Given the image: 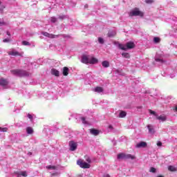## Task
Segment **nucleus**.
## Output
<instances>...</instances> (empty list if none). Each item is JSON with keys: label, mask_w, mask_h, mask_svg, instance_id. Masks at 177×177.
<instances>
[{"label": "nucleus", "mask_w": 177, "mask_h": 177, "mask_svg": "<svg viewBox=\"0 0 177 177\" xmlns=\"http://www.w3.org/2000/svg\"><path fill=\"white\" fill-rule=\"evenodd\" d=\"M118 46L119 49H121L122 50H127V46L123 44L118 43Z\"/></svg>", "instance_id": "nucleus-23"}, {"label": "nucleus", "mask_w": 177, "mask_h": 177, "mask_svg": "<svg viewBox=\"0 0 177 177\" xmlns=\"http://www.w3.org/2000/svg\"><path fill=\"white\" fill-rule=\"evenodd\" d=\"M10 73L12 75H15V77H30L31 75V73L29 72L21 69L11 70Z\"/></svg>", "instance_id": "nucleus-1"}, {"label": "nucleus", "mask_w": 177, "mask_h": 177, "mask_svg": "<svg viewBox=\"0 0 177 177\" xmlns=\"http://www.w3.org/2000/svg\"><path fill=\"white\" fill-rule=\"evenodd\" d=\"M77 164L80 167V168H84V169L91 168V165L82 160H77Z\"/></svg>", "instance_id": "nucleus-4"}, {"label": "nucleus", "mask_w": 177, "mask_h": 177, "mask_svg": "<svg viewBox=\"0 0 177 177\" xmlns=\"http://www.w3.org/2000/svg\"><path fill=\"white\" fill-rule=\"evenodd\" d=\"M147 128L149 129V133H151L153 135L155 132L154 131V127H153V125H151V124H148Z\"/></svg>", "instance_id": "nucleus-15"}, {"label": "nucleus", "mask_w": 177, "mask_h": 177, "mask_svg": "<svg viewBox=\"0 0 177 177\" xmlns=\"http://www.w3.org/2000/svg\"><path fill=\"white\" fill-rule=\"evenodd\" d=\"M116 35H117V32H115V30H110L108 32V37L109 38H113V37H115Z\"/></svg>", "instance_id": "nucleus-14"}, {"label": "nucleus", "mask_w": 177, "mask_h": 177, "mask_svg": "<svg viewBox=\"0 0 177 177\" xmlns=\"http://www.w3.org/2000/svg\"><path fill=\"white\" fill-rule=\"evenodd\" d=\"M168 169L169 171H171L172 172L176 171V168L174 166H169Z\"/></svg>", "instance_id": "nucleus-27"}, {"label": "nucleus", "mask_w": 177, "mask_h": 177, "mask_svg": "<svg viewBox=\"0 0 177 177\" xmlns=\"http://www.w3.org/2000/svg\"><path fill=\"white\" fill-rule=\"evenodd\" d=\"M8 55L10 56H21V54L20 53L17 52L15 49H12L8 52Z\"/></svg>", "instance_id": "nucleus-8"}, {"label": "nucleus", "mask_w": 177, "mask_h": 177, "mask_svg": "<svg viewBox=\"0 0 177 177\" xmlns=\"http://www.w3.org/2000/svg\"><path fill=\"white\" fill-rule=\"evenodd\" d=\"M0 5H1V1H0Z\"/></svg>", "instance_id": "nucleus-50"}, {"label": "nucleus", "mask_w": 177, "mask_h": 177, "mask_svg": "<svg viewBox=\"0 0 177 177\" xmlns=\"http://www.w3.org/2000/svg\"><path fill=\"white\" fill-rule=\"evenodd\" d=\"M42 35H44V37H47L48 38H59V37H66V35H53V34H50L48 32H43Z\"/></svg>", "instance_id": "nucleus-5"}, {"label": "nucleus", "mask_w": 177, "mask_h": 177, "mask_svg": "<svg viewBox=\"0 0 177 177\" xmlns=\"http://www.w3.org/2000/svg\"><path fill=\"white\" fill-rule=\"evenodd\" d=\"M22 45H24L25 46H30V45H31V44H30V42H28L27 41H23Z\"/></svg>", "instance_id": "nucleus-28"}, {"label": "nucleus", "mask_w": 177, "mask_h": 177, "mask_svg": "<svg viewBox=\"0 0 177 177\" xmlns=\"http://www.w3.org/2000/svg\"><path fill=\"white\" fill-rule=\"evenodd\" d=\"M89 60H90V58H89V55H82V63H84V64H88V63H89Z\"/></svg>", "instance_id": "nucleus-9"}, {"label": "nucleus", "mask_w": 177, "mask_h": 177, "mask_svg": "<svg viewBox=\"0 0 177 177\" xmlns=\"http://www.w3.org/2000/svg\"><path fill=\"white\" fill-rule=\"evenodd\" d=\"M85 158H86V161H87V162L91 163V158H89V156H86Z\"/></svg>", "instance_id": "nucleus-38"}, {"label": "nucleus", "mask_w": 177, "mask_h": 177, "mask_svg": "<svg viewBox=\"0 0 177 177\" xmlns=\"http://www.w3.org/2000/svg\"><path fill=\"white\" fill-rule=\"evenodd\" d=\"M7 131H8V128H6V127H4V128L0 127V132H6Z\"/></svg>", "instance_id": "nucleus-35"}, {"label": "nucleus", "mask_w": 177, "mask_h": 177, "mask_svg": "<svg viewBox=\"0 0 177 177\" xmlns=\"http://www.w3.org/2000/svg\"><path fill=\"white\" fill-rule=\"evenodd\" d=\"M28 118H29V120H30V121H32V115L28 113Z\"/></svg>", "instance_id": "nucleus-42"}, {"label": "nucleus", "mask_w": 177, "mask_h": 177, "mask_svg": "<svg viewBox=\"0 0 177 177\" xmlns=\"http://www.w3.org/2000/svg\"><path fill=\"white\" fill-rule=\"evenodd\" d=\"M129 16L131 17H133L136 16H140V17H143L144 14L142 11L139 10V8H134L129 12Z\"/></svg>", "instance_id": "nucleus-2"}, {"label": "nucleus", "mask_w": 177, "mask_h": 177, "mask_svg": "<svg viewBox=\"0 0 177 177\" xmlns=\"http://www.w3.org/2000/svg\"><path fill=\"white\" fill-rule=\"evenodd\" d=\"M0 26H6V22L0 20Z\"/></svg>", "instance_id": "nucleus-41"}, {"label": "nucleus", "mask_w": 177, "mask_h": 177, "mask_svg": "<svg viewBox=\"0 0 177 177\" xmlns=\"http://www.w3.org/2000/svg\"><path fill=\"white\" fill-rule=\"evenodd\" d=\"M58 19H59L60 20H64V19H67V16L60 15L59 17H58Z\"/></svg>", "instance_id": "nucleus-34"}, {"label": "nucleus", "mask_w": 177, "mask_h": 177, "mask_svg": "<svg viewBox=\"0 0 177 177\" xmlns=\"http://www.w3.org/2000/svg\"><path fill=\"white\" fill-rule=\"evenodd\" d=\"M155 60L156 62H158V63H161L162 64L163 63L165 62V60H164V58L162 57V55L157 53L156 57H155Z\"/></svg>", "instance_id": "nucleus-7"}, {"label": "nucleus", "mask_w": 177, "mask_h": 177, "mask_svg": "<svg viewBox=\"0 0 177 177\" xmlns=\"http://www.w3.org/2000/svg\"><path fill=\"white\" fill-rule=\"evenodd\" d=\"M78 146V144L74 141L69 142V147L71 151H75L77 150V147Z\"/></svg>", "instance_id": "nucleus-6"}, {"label": "nucleus", "mask_w": 177, "mask_h": 177, "mask_svg": "<svg viewBox=\"0 0 177 177\" xmlns=\"http://www.w3.org/2000/svg\"><path fill=\"white\" fill-rule=\"evenodd\" d=\"M50 21H51V23H56L57 21V18H56L55 17H52L50 18Z\"/></svg>", "instance_id": "nucleus-30"}, {"label": "nucleus", "mask_w": 177, "mask_h": 177, "mask_svg": "<svg viewBox=\"0 0 177 177\" xmlns=\"http://www.w3.org/2000/svg\"><path fill=\"white\" fill-rule=\"evenodd\" d=\"M102 64L105 68L110 67V62H109V61H104L102 62Z\"/></svg>", "instance_id": "nucleus-22"}, {"label": "nucleus", "mask_w": 177, "mask_h": 177, "mask_svg": "<svg viewBox=\"0 0 177 177\" xmlns=\"http://www.w3.org/2000/svg\"><path fill=\"white\" fill-rule=\"evenodd\" d=\"M51 74H52L53 75H55V77H59V71H57V70H56V69H55V68H52V69H51Z\"/></svg>", "instance_id": "nucleus-18"}, {"label": "nucleus", "mask_w": 177, "mask_h": 177, "mask_svg": "<svg viewBox=\"0 0 177 177\" xmlns=\"http://www.w3.org/2000/svg\"><path fill=\"white\" fill-rule=\"evenodd\" d=\"M95 92H97V93H102V92H103V88H102V87H96L95 88Z\"/></svg>", "instance_id": "nucleus-24"}, {"label": "nucleus", "mask_w": 177, "mask_h": 177, "mask_svg": "<svg viewBox=\"0 0 177 177\" xmlns=\"http://www.w3.org/2000/svg\"><path fill=\"white\" fill-rule=\"evenodd\" d=\"M157 146H158L159 147H161V146H162V142H161L160 141H158L157 142Z\"/></svg>", "instance_id": "nucleus-43"}, {"label": "nucleus", "mask_w": 177, "mask_h": 177, "mask_svg": "<svg viewBox=\"0 0 177 177\" xmlns=\"http://www.w3.org/2000/svg\"><path fill=\"white\" fill-rule=\"evenodd\" d=\"M98 42H99V44H101L102 45H103V44H104V39L102 37H99Z\"/></svg>", "instance_id": "nucleus-31"}, {"label": "nucleus", "mask_w": 177, "mask_h": 177, "mask_svg": "<svg viewBox=\"0 0 177 177\" xmlns=\"http://www.w3.org/2000/svg\"><path fill=\"white\" fill-rule=\"evenodd\" d=\"M90 64H96L97 63V59L95 57L90 58L89 62Z\"/></svg>", "instance_id": "nucleus-21"}, {"label": "nucleus", "mask_w": 177, "mask_h": 177, "mask_svg": "<svg viewBox=\"0 0 177 177\" xmlns=\"http://www.w3.org/2000/svg\"><path fill=\"white\" fill-rule=\"evenodd\" d=\"M6 34L8 35V37H10V32H9V30L6 31Z\"/></svg>", "instance_id": "nucleus-45"}, {"label": "nucleus", "mask_w": 177, "mask_h": 177, "mask_svg": "<svg viewBox=\"0 0 177 177\" xmlns=\"http://www.w3.org/2000/svg\"><path fill=\"white\" fill-rule=\"evenodd\" d=\"M149 113L150 114H153V115H154L157 118V115H158L155 111L149 110Z\"/></svg>", "instance_id": "nucleus-33"}, {"label": "nucleus", "mask_w": 177, "mask_h": 177, "mask_svg": "<svg viewBox=\"0 0 177 177\" xmlns=\"http://www.w3.org/2000/svg\"><path fill=\"white\" fill-rule=\"evenodd\" d=\"M8 84V80L5 79H0V85H1L2 86H6Z\"/></svg>", "instance_id": "nucleus-19"}, {"label": "nucleus", "mask_w": 177, "mask_h": 177, "mask_svg": "<svg viewBox=\"0 0 177 177\" xmlns=\"http://www.w3.org/2000/svg\"><path fill=\"white\" fill-rule=\"evenodd\" d=\"M80 120L82 121V124H88L86 121V118L85 117H81Z\"/></svg>", "instance_id": "nucleus-26"}, {"label": "nucleus", "mask_w": 177, "mask_h": 177, "mask_svg": "<svg viewBox=\"0 0 177 177\" xmlns=\"http://www.w3.org/2000/svg\"><path fill=\"white\" fill-rule=\"evenodd\" d=\"M90 133H91V135H94V136H97V135L100 133V131L97 129H90Z\"/></svg>", "instance_id": "nucleus-13"}, {"label": "nucleus", "mask_w": 177, "mask_h": 177, "mask_svg": "<svg viewBox=\"0 0 177 177\" xmlns=\"http://www.w3.org/2000/svg\"><path fill=\"white\" fill-rule=\"evenodd\" d=\"M84 8H88V5H86V6H84Z\"/></svg>", "instance_id": "nucleus-47"}, {"label": "nucleus", "mask_w": 177, "mask_h": 177, "mask_svg": "<svg viewBox=\"0 0 177 177\" xmlns=\"http://www.w3.org/2000/svg\"><path fill=\"white\" fill-rule=\"evenodd\" d=\"M154 2V0H145V3L148 4H151Z\"/></svg>", "instance_id": "nucleus-37"}, {"label": "nucleus", "mask_w": 177, "mask_h": 177, "mask_svg": "<svg viewBox=\"0 0 177 177\" xmlns=\"http://www.w3.org/2000/svg\"><path fill=\"white\" fill-rule=\"evenodd\" d=\"M109 129H110V131H113V125L110 124L109 126Z\"/></svg>", "instance_id": "nucleus-44"}, {"label": "nucleus", "mask_w": 177, "mask_h": 177, "mask_svg": "<svg viewBox=\"0 0 177 177\" xmlns=\"http://www.w3.org/2000/svg\"><path fill=\"white\" fill-rule=\"evenodd\" d=\"M47 169H56V167L55 166L48 165L46 166Z\"/></svg>", "instance_id": "nucleus-36"}, {"label": "nucleus", "mask_w": 177, "mask_h": 177, "mask_svg": "<svg viewBox=\"0 0 177 177\" xmlns=\"http://www.w3.org/2000/svg\"><path fill=\"white\" fill-rule=\"evenodd\" d=\"M122 57H125V59H129V57H131V56L129 55V53H122Z\"/></svg>", "instance_id": "nucleus-25"}, {"label": "nucleus", "mask_w": 177, "mask_h": 177, "mask_svg": "<svg viewBox=\"0 0 177 177\" xmlns=\"http://www.w3.org/2000/svg\"><path fill=\"white\" fill-rule=\"evenodd\" d=\"M28 154H31V153H30V152H29V153H28Z\"/></svg>", "instance_id": "nucleus-49"}, {"label": "nucleus", "mask_w": 177, "mask_h": 177, "mask_svg": "<svg viewBox=\"0 0 177 177\" xmlns=\"http://www.w3.org/2000/svg\"><path fill=\"white\" fill-rule=\"evenodd\" d=\"M156 120H158V121H160L161 122H165V121L167 120V115H161L160 116L156 115Z\"/></svg>", "instance_id": "nucleus-10"}, {"label": "nucleus", "mask_w": 177, "mask_h": 177, "mask_svg": "<svg viewBox=\"0 0 177 177\" xmlns=\"http://www.w3.org/2000/svg\"><path fill=\"white\" fill-rule=\"evenodd\" d=\"M20 175H21V176H27V172L26 171H21L19 174H18L17 177H20Z\"/></svg>", "instance_id": "nucleus-29"}, {"label": "nucleus", "mask_w": 177, "mask_h": 177, "mask_svg": "<svg viewBox=\"0 0 177 177\" xmlns=\"http://www.w3.org/2000/svg\"><path fill=\"white\" fill-rule=\"evenodd\" d=\"M68 71H70V70L68 69V67L66 66L64 67L63 71H62L63 75H64L65 77H66V75H68Z\"/></svg>", "instance_id": "nucleus-16"}, {"label": "nucleus", "mask_w": 177, "mask_h": 177, "mask_svg": "<svg viewBox=\"0 0 177 177\" xmlns=\"http://www.w3.org/2000/svg\"><path fill=\"white\" fill-rule=\"evenodd\" d=\"M156 168H154V167H151L149 171H150V172H152V174H156Z\"/></svg>", "instance_id": "nucleus-39"}, {"label": "nucleus", "mask_w": 177, "mask_h": 177, "mask_svg": "<svg viewBox=\"0 0 177 177\" xmlns=\"http://www.w3.org/2000/svg\"><path fill=\"white\" fill-rule=\"evenodd\" d=\"M26 133H28V135H32V133H34V130L32 129V127H28L26 128Z\"/></svg>", "instance_id": "nucleus-17"}, {"label": "nucleus", "mask_w": 177, "mask_h": 177, "mask_svg": "<svg viewBox=\"0 0 177 177\" xmlns=\"http://www.w3.org/2000/svg\"><path fill=\"white\" fill-rule=\"evenodd\" d=\"M153 42L155 44H158V42H160V38L159 37H154L153 38Z\"/></svg>", "instance_id": "nucleus-32"}, {"label": "nucleus", "mask_w": 177, "mask_h": 177, "mask_svg": "<svg viewBox=\"0 0 177 177\" xmlns=\"http://www.w3.org/2000/svg\"><path fill=\"white\" fill-rule=\"evenodd\" d=\"M135 47V44L132 41L127 42L126 44L127 49H132Z\"/></svg>", "instance_id": "nucleus-12"}, {"label": "nucleus", "mask_w": 177, "mask_h": 177, "mask_svg": "<svg viewBox=\"0 0 177 177\" xmlns=\"http://www.w3.org/2000/svg\"><path fill=\"white\" fill-rule=\"evenodd\" d=\"M174 110H175L176 111V113H177V105L175 106Z\"/></svg>", "instance_id": "nucleus-46"}, {"label": "nucleus", "mask_w": 177, "mask_h": 177, "mask_svg": "<svg viewBox=\"0 0 177 177\" xmlns=\"http://www.w3.org/2000/svg\"><path fill=\"white\" fill-rule=\"evenodd\" d=\"M119 118H124V117H127V112L124 111H121L118 115Z\"/></svg>", "instance_id": "nucleus-20"}, {"label": "nucleus", "mask_w": 177, "mask_h": 177, "mask_svg": "<svg viewBox=\"0 0 177 177\" xmlns=\"http://www.w3.org/2000/svg\"><path fill=\"white\" fill-rule=\"evenodd\" d=\"M147 147V143L146 142H140V143L137 144L136 145V147L138 149H140L141 147Z\"/></svg>", "instance_id": "nucleus-11"}, {"label": "nucleus", "mask_w": 177, "mask_h": 177, "mask_svg": "<svg viewBox=\"0 0 177 177\" xmlns=\"http://www.w3.org/2000/svg\"><path fill=\"white\" fill-rule=\"evenodd\" d=\"M135 160V157L131 154L119 153L118 155V160Z\"/></svg>", "instance_id": "nucleus-3"}, {"label": "nucleus", "mask_w": 177, "mask_h": 177, "mask_svg": "<svg viewBox=\"0 0 177 177\" xmlns=\"http://www.w3.org/2000/svg\"><path fill=\"white\" fill-rule=\"evenodd\" d=\"M157 177H164V176H157Z\"/></svg>", "instance_id": "nucleus-48"}, {"label": "nucleus", "mask_w": 177, "mask_h": 177, "mask_svg": "<svg viewBox=\"0 0 177 177\" xmlns=\"http://www.w3.org/2000/svg\"><path fill=\"white\" fill-rule=\"evenodd\" d=\"M3 42H4V43L10 42V38L4 39L3 40Z\"/></svg>", "instance_id": "nucleus-40"}]
</instances>
